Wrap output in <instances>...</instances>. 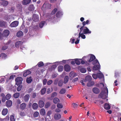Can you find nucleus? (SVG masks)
Masks as SVG:
<instances>
[{
	"label": "nucleus",
	"instance_id": "4",
	"mask_svg": "<svg viewBox=\"0 0 121 121\" xmlns=\"http://www.w3.org/2000/svg\"><path fill=\"white\" fill-rule=\"evenodd\" d=\"M83 33L84 34H88L91 33V31L89 30L86 27H84L83 29Z\"/></svg>",
	"mask_w": 121,
	"mask_h": 121
},
{
	"label": "nucleus",
	"instance_id": "6",
	"mask_svg": "<svg viewBox=\"0 0 121 121\" xmlns=\"http://www.w3.org/2000/svg\"><path fill=\"white\" fill-rule=\"evenodd\" d=\"M89 20H87L86 22L84 21L83 22H82L83 26L80 28V30H81L82 31V30H83L84 27L86 24H89Z\"/></svg>",
	"mask_w": 121,
	"mask_h": 121
},
{
	"label": "nucleus",
	"instance_id": "58",
	"mask_svg": "<svg viewBox=\"0 0 121 121\" xmlns=\"http://www.w3.org/2000/svg\"><path fill=\"white\" fill-rule=\"evenodd\" d=\"M119 76V73L118 72H116L115 73V78H117Z\"/></svg>",
	"mask_w": 121,
	"mask_h": 121
},
{
	"label": "nucleus",
	"instance_id": "3",
	"mask_svg": "<svg viewBox=\"0 0 121 121\" xmlns=\"http://www.w3.org/2000/svg\"><path fill=\"white\" fill-rule=\"evenodd\" d=\"M32 19L35 22L38 21L39 20V16L35 14H34L32 16Z\"/></svg>",
	"mask_w": 121,
	"mask_h": 121
},
{
	"label": "nucleus",
	"instance_id": "26",
	"mask_svg": "<svg viewBox=\"0 0 121 121\" xmlns=\"http://www.w3.org/2000/svg\"><path fill=\"white\" fill-rule=\"evenodd\" d=\"M8 4V1H3L1 2V4L4 7L6 6Z\"/></svg>",
	"mask_w": 121,
	"mask_h": 121
},
{
	"label": "nucleus",
	"instance_id": "46",
	"mask_svg": "<svg viewBox=\"0 0 121 121\" xmlns=\"http://www.w3.org/2000/svg\"><path fill=\"white\" fill-rule=\"evenodd\" d=\"M50 103L49 102H47L45 105V108H47L50 106Z\"/></svg>",
	"mask_w": 121,
	"mask_h": 121
},
{
	"label": "nucleus",
	"instance_id": "16",
	"mask_svg": "<svg viewBox=\"0 0 121 121\" xmlns=\"http://www.w3.org/2000/svg\"><path fill=\"white\" fill-rule=\"evenodd\" d=\"M30 97V95L29 94H27L26 95L24 98V100L26 102H28L29 100Z\"/></svg>",
	"mask_w": 121,
	"mask_h": 121
},
{
	"label": "nucleus",
	"instance_id": "37",
	"mask_svg": "<svg viewBox=\"0 0 121 121\" xmlns=\"http://www.w3.org/2000/svg\"><path fill=\"white\" fill-rule=\"evenodd\" d=\"M46 89L45 88H42L41 90V95H44L45 93Z\"/></svg>",
	"mask_w": 121,
	"mask_h": 121
},
{
	"label": "nucleus",
	"instance_id": "34",
	"mask_svg": "<svg viewBox=\"0 0 121 121\" xmlns=\"http://www.w3.org/2000/svg\"><path fill=\"white\" fill-rule=\"evenodd\" d=\"M64 68L63 66L59 65L58 67V70L59 72H61L63 70Z\"/></svg>",
	"mask_w": 121,
	"mask_h": 121
},
{
	"label": "nucleus",
	"instance_id": "62",
	"mask_svg": "<svg viewBox=\"0 0 121 121\" xmlns=\"http://www.w3.org/2000/svg\"><path fill=\"white\" fill-rule=\"evenodd\" d=\"M4 120L7 121H9V116H7L4 119Z\"/></svg>",
	"mask_w": 121,
	"mask_h": 121
},
{
	"label": "nucleus",
	"instance_id": "59",
	"mask_svg": "<svg viewBox=\"0 0 121 121\" xmlns=\"http://www.w3.org/2000/svg\"><path fill=\"white\" fill-rule=\"evenodd\" d=\"M6 99L5 96H4L2 97V102H5L6 101Z\"/></svg>",
	"mask_w": 121,
	"mask_h": 121
},
{
	"label": "nucleus",
	"instance_id": "50",
	"mask_svg": "<svg viewBox=\"0 0 121 121\" xmlns=\"http://www.w3.org/2000/svg\"><path fill=\"white\" fill-rule=\"evenodd\" d=\"M39 114V113L38 112H36L34 113L33 116L35 117H37L38 116Z\"/></svg>",
	"mask_w": 121,
	"mask_h": 121
},
{
	"label": "nucleus",
	"instance_id": "7",
	"mask_svg": "<svg viewBox=\"0 0 121 121\" xmlns=\"http://www.w3.org/2000/svg\"><path fill=\"white\" fill-rule=\"evenodd\" d=\"M55 120H58L61 118V115L59 113H55L54 116Z\"/></svg>",
	"mask_w": 121,
	"mask_h": 121
},
{
	"label": "nucleus",
	"instance_id": "11",
	"mask_svg": "<svg viewBox=\"0 0 121 121\" xmlns=\"http://www.w3.org/2000/svg\"><path fill=\"white\" fill-rule=\"evenodd\" d=\"M39 106V107L42 108L43 107L44 105V101L42 100H40L38 102Z\"/></svg>",
	"mask_w": 121,
	"mask_h": 121
},
{
	"label": "nucleus",
	"instance_id": "39",
	"mask_svg": "<svg viewBox=\"0 0 121 121\" xmlns=\"http://www.w3.org/2000/svg\"><path fill=\"white\" fill-rule=\"evenodd\" d=\"M45 23V21H42L40 22L39 24V26L40 28H42Z\"/></svg>",
	"mask_w": 121,
	"mask_h": 121
},
{
	"label": "nucleus",
	"instance_id": "25",
	"mask_svg": "<svg viewBox=\"0 0 121 121\" xmlns=\"http://www.w3.org/2000/svg\"><path fill=\"white\" fill-rule=\"evenodd\" d=\"M32 107L33 109L36 110L38 107V105L36 103H34L32 104Z\"/></svg>",
	"mask_w": 121,
	"mask_h": 121
},
{
	"label": "nucleus",
	"instance_id": "54",
	"mask_svg": "<svg viewBox=\"0 0 121 121\" xmlns=\"http://www.w3.org/2000/svg\"><path fill=\"white\" fill-rule=\"evenodd\" d=\"M57 95V93L56 92H54L52 93L51 95V97H53L55 96H56Z\"/></svg>",
	"mask_w": 121,
	"mask_h": 121
},
{
	"label": "nucleus",
	"instance_id": "63",
	"mask_svg": "<svg viewBox=\"0 0 121 121\" xmlns=\"http://www.w3.org/2000/svg\"><path fill=\"white\" fill-rule=\"evenodd\" d=\"M47 93L48 94H49L51 92V89L50 88H48L47 91Z\"/></svg>",
	"mask_w": 121,
	"mask_h": 121
},
{
	"label": "nucleus",
	"instance_id": "29",
	"mask_svg": "<svg viewBox=\"0 0 121 121\" xmlns=\"http://www.w3.org/2000/svg\"><path fill=\"white\" fill-rule=\"evenodd\" d=\"M83 30H82V31L81 30H80V32L79 33V36H80L81 38L83 39H84L86 38V36L83 33H81L82 31Z\"/></svg>",
	"mask_w": 121,
	"mask_h": 121
},
{
	"label": "nucleus",
	"instance_id": "22",
	"mask_svg": "<svg viewBox=\"0 0 121 121\" xmlns=\"http://www.w3.org/2000/svg\"><path fill=\"white\" fill-rule=\"evenodd\" d=\"M75 76V73L73 72H71L69 74V79L70 80H71Z\"/></svg>",
	"mask_w": 121,
	"mask_h": 121
},
{
	"label": "nucleus",
	"instance_id": "27",
	"mask_svg": "<svg viewBox=\"0 0 121 121\" xmlns=\"http://www.w3.org/2000/svg\"><path fill=\"white\" fill-rule=\"evenodd\" d=\"M26 106V105L25 103H23L20 105V108L21 110H23L25 108Z\"/></svg>",
	"mask_w": 121,
	"mask_h": 121
},
{
	"label": "nucleus",
	"instance_id": "30",
	"mask_svg": "<svg viewBox=\"0 0 121 121\" xmlns=\"http://www.w3.org/2000/svg\"><path fill=\"white\" fill-rule=\"evenodd\" d=\"M23 35V33L21 31H20L17 33L16 35L17 37H20L22 36Z\"/></svg>",
	"mask_w": 121,
	"mask_h": 121
},
{
	"label": "nucleus",
	"instance_id": "17",
	"mask_svg": "<svg viewBox=\"0 0 121 121\" xmlns=\"http://www.w3.org/2000/svg\"><path fill=\"white\" fill-rule=\"evenodd\" d=\"M31 72L29 70H27L24 73L23 76L24 77H26L27 75L31 73Z\"/></svg>",
	"mask_w": 121,
	"mask_h": 121
},
{
	"label": "nucleus",
	"instance_id": "52",
	"mask_svg": "<svg viewBox=\"0 0 121 121\" xmlns=\"http://www.w3.org/2000/svg\"><path fill=\"white\" fill-rule=\"evenodd\" d=\"M10 121H15V119L14 116L11 115L10 117Z\"/></svg>",
	"mask_w": 121,
	"mask_h": 121
},
{
	"label": "nucleus",
	"instance_id": "42",
	"mask_svg": "<svg viewBox=\"0 0 121 121\" xmlns=\"http://www.w3.org/2000/svg\"><path fill=\"white\" fill-rule=\"evenodd\" d=\"M63 84V80H60L58 82V86H62Z\"/></svg>",
	"mask_w": 121,
	"mask_h": 121
},
{
	"label": "nucleus",
	"instance_id": "44",
	"mask_svg": "<svg viewBox=\"0 0 121 121\" xmlns=\"http://www.w3.org/2000/svg\"><path fill=\"white\" fill-rule=\"evenodd\" d=\"M97 76L99 78H103L104 75L102 74L99 73H97Z\"/></svg>",
	"mask_w": 121,
	"mask_h": 121
},
{
	"label": "nucleus",
	"instance_id": "64",
	"mask_svg": "<svg viewBox=\"0 0 121 121\" xmlns=\"http://www.w3.org/2000/svg\"><path fill=\"white\" fill-rule=\"evenodd\" d=\"M17 7L18 9H20L22 8V6L21 4H17Z\"/></svg>",
	"mask_w": 121,
	"mask_h": 121
},
{
	"label": "nucleus",
	"instance_id": "5",
	"mask_svg": "<svg viewBox=\"0 0 121 121\" xmlns=\"http://www.w3.org/2000/svg\"><path fill=\"white\" fill-rule=\"evenodd\" d=\"M18 24V21H15L12 22L10 25V26L11 27H15L17 26Z\"/></svg>",
	"mask_w": 121,
	"mask_h": 121
},
{
	"label": "nucleus",
	"instance_id": "20",
	"mask_svg": "<svg viewBox=\"0 0 121 121\" xmlns=\"http://www.w3.org/2000/svg\"><path fill=\"white\" fill-rule=\"evenodd\" d=\"M39 112L41 115L44 116L46 113L45 110L43 108H42L41 109Z\"/></svg>",
	"mask_w": 121,
	"mask_h": 121
},
{
	"label": "nucleus",
	"instance_id": "56",
	"mask_svg": "<svg viewBox=\"0 0 121 121\" xmlns=\"http://www.w3.org/2000/svg\"><path fill=\"white\" fill-rule=\"evenodd\" d=\"M92 76L93 78L95 79H96L97 78V74L96 75L95 74H93Z\"/></svg>",
	"mask_w": 121,
	"mask_h": 121
},
{
	"label": "nucleus",
	"instance_id": "48",
	"mask_svg": "<svg viewBox=\"0 0 121 121\" xmlns=\"http://www.w3.org/2000/svg\"><path fill=\"white\" fill-rule=\"evenodd\" d=\"M80 70L81 72L83 73H85L86 71V69L84 68H81Z\"/></svg>",
	"mask_w": 121,
	"mask_h": 121
},
{
	"label": "nucleus",
	"instance_id": "24",
	"mask_svg": "<svg viewBox=\"0 0 121 121\" xmlns=\"http://www.w3.org/2000/svg\"><path fill=\"white\" fill-rule=\"evenodd\" d=\"M8 112V110L7 108H4L2 112V114L3 115H6Z\"/></svg>",
	"mask_w": 121,
	"mask_h": 121
},
{
	"label": "nucleus",
	"instance_id": "47",
	"mask_svg": "<svg viewBox=\"0 0 121 121\" xmlns=\"http://www.w3.org/2000/svg\"><path fill=\"white\" fill-rule=\"evenodd\" d=\"M57 10L56 8H55L53 9L51 13V14L52 15H54L55 13Z\"/></svg>",
	"mask_w": 121,
	"mask_h": 121
},
{
	"label": "nucleus",
	"instance_id": "2",
	"mask_svg": "<svg viewBox=\"0 0 121 121\" xmlns=\"http://www.w3.org/2000/svg\"><path fill=\"white\" fill-rule=\"evenodd\" d=\"M23 81V78L21 77H19L15 79V81L17 82V85H19L22 83V81Z\"/></svg>",
	"mask_w": 121,
	"mask_h": 121
},
{
	"label": "nucleus",
	"instance_id": "15",
	"mask_svg": "<svg viewBox=\"0 0 121 121\" xmlns=\"http://www.w3.org/2000/svg\"><path fill=\"white\" fill-rule=\"evenodd\" d=\"M63 15L62 12L60 11H58L56 14V16L57 17L60 18Z\"/></svg>",
	"mask_w": 121,
	"mask_h": 121
},
{
	"label": "nucleus",
	"instance_id": "32",
	"mask_svg": "<svg viewBox=\"0 0 121 121\" xmlns=\"http://www.w3.org/2000/svg\"><path fill=\"white\" fill-rule=\"evenodd\" d=\"M29 10L30 11H33L35 9V7L33 4H31L30 5L29 8Z\"/></svg>",
	"mask_w": 121,
	"mask_h": 121
},
{
	"label": "nucleus",
	"instance_id": "49",
	"mask_svg": "<svg viewBox=\"0 0 121 121\" xmlns=\"http://www.w3.org/2000/svg\"><path fill=\"white\" fill-rule=\"evenodd\" d=\"M5 97L7 100H9L11 97V95L9 94H8L6 95Z\"/></svg>",
	"mask_w": 121,
	"mask_h": 121
},
{
	"label": "nucleus",
	"instance_id": "31",
	"mask_svg": "<svg viewBox=\"0 0 121 121\" xmlns=\"http://www.w3.org/2000/svg\"><path fill=\"white\" fill-rule=\"evenodd\" d=\"M69 79V78L68 76H66L64 80V84H66L68 82Z\"/></svg>",
	"mask_w": 121,
	"mask_h": 121
},
{
	"label": "nucleus",
	"instance_id": "23",
	"mask_svg": "<svg viewBox=\"0 0 121 121\" xmlns=\"http://www.w3.org/2000/svg\"><path fill=\"white\" fill-rule=\"evenodd\" d=\"M31 0H23L22 1L23 4L26 5L29 4L31 2Z\"/></svg>",
	"mask_w": 121,
	"mask_h": 121
},
{
	"label": "nucleus",
	"instance_id": "40",
	"mask_svg": "<svg viewBox=\"0 0 121 121\" xmlns=\"http://www.w3.org/2000/svg\"><path fill=\"white\" fill-rule=\"evenodd\" d=\"M5 23L3 21H0V27H3L5 26Z\"/></svg>",
	"mask_w": 121,
	"mask_h": 121
},
{
	"label": "nucleus",
	"instance_id": "61",
	"mask_svg": "<svg viewBox=\"0 0 121 121\" xmlns=\"http://www.w3.org/2000/svg\"><path fill=\"white\" fill-rule=\"evenodd\" d=\"M47 81V80L46 79H44L43 81V85H45L46 84Z\"/></svg>",
	"mask_w": 121,
	"mask_h": 121
},
{
	"label": "nucleus",
	"instance_id": "45",
	"mask_svg": "<svg viewBox=\"0 0 121 121\" xmlns=\"http://www.w3.org/2000/svg\"><path fill=\"white\" fill-rule=\"evenodd\" d=\"M37 65L38 67H41L43 66L44 65L43 62L40 61L38 63Z\"/></svg>",
	"mask_w": 121,
	"mask_h": 121
},
{
	"label": "nucleus",
	"instance_id": "10",
	"mask_svg": "<svg viewBox=\"0 0 121 121\" xmlns=\"http://www.w3.org/2000/svg\"><path fill=\"white\" fill-rule=\"evenodd\" d=\"M12 104V102L11 100H8L7 101L6 103V106L8 107H11Z\"/></svg>",
	"mask_w": 121,
	"mask_h": 121
},
{
	"label": "nucleus",
	"instance_id": "28",
	"mask_svg": "<svg viewBox=\"0 0 121 121\" xmlns=\"http://www.w3.org/2000/svg\"><path fill=\"white\" fill-rule=\"evenodd\" d=\"M100 68L99 66L98 65H95L93 67V70H98Z\"/></svg>",
	"mask_w": 121,
	"mask_h": 121
},
{
	"label": "nucleus",
	"instance_id": "60",
	"mask_svg": "<svg viewBox=\"0 0 121 121\" xmlns=\"http://www.w3.org/2000/svg\"><path fill=\"white\" fill-rule=\"evenodd\" d=\"M52 81L51 80H50L48 81L47 82V83L48 85H50L52 82Z\"/></svg>",
	"mask_w": 121,
	"mask_h": 121
},
{
	"label": "nucleus",
	"instance_id": "12",
	"mask_svg": "<svg viewBox=\"0 0 121 121\" xmlns=\"http://www.w3.org/2000/svg\"><path fill=\"white\" fill-rule=\"evenodd\" d=\"M51 6V5L48 3H44L42 6V7L45 8L46 9H48L50 8Z\"/></svg>",
	"mask_w": 121,
	"mask_h": 121
},
{
	"label": "nucleus",
	"instance_id": "1",
	"mask_svg": "<svg viewBox=\"0 0 121 121\" xmlns=\"http://www.w3.org/2000/svg\"><path fill=\"white\" fill-rule=\"evenodd\" d=\"M108 90L107 87L105 88L102 91L99 95V98L105 99L108 97Z\"/></svg>",
	"mask_w": 121,
	"mask_h": 121
},
{
	"label": "nucleus",
	"instance_id": "8",
	"mask_svg": "<svg viewBox=\"0 0 121 121\" xmlns=\"http://www.w3.org/2000/svg\"><path fill=\"white\" fill-rule=\"evenodd\" d=\"M93 92L95 94H98L100 92V90L99 89L96 87L94 88L92 90Z\"/></svg>",
	"mask_w": 121,
	"mask_h": 121
},
{
	"label": "nucleus",
	"instance_id": "9",
	"mask_svg": "<svg viewBox=\"0 0 121 121\" xmlns=\"http://www.w3.org/2000/svg\"><path fill=\"white\" fill-rule=\"evenodd\" d=\"M92 79L91 77L89 75H87L85 77V79L84 81V82H88L91 81Z\"/></svg>",
	"mask_w": 121,
	"mask_h": 121
},
{
	"label": "nucleus",
	"instance_id": "53",
	"mask_svg": "<svg viewBox=\"0 0 121 121\" xmlns=\"http://www.w3.org/2000/svg\"><path fill=\"white\" fill-rule=\"evenodd\" d=\"M57 106L58 108H62L63 106L60 103H58L57 104Z\"/></svg>",
	"mask_w": 121,
	"mask_h": 121
},
{
	"label": "nucleus",
	"instance_id": "13",
	"mask_svg": "<svg viewBox=\"0 0 121 121\" xmlns=\"http://www.w3.org/2000/svg\"><path fill=\"white\" fill-rule=\"evenodd\" d=\"M70 67L68 65H65L64 66V69L66 72H69L70 70Z\"/></svg>",
	"mask_w": 121,
	"mask_h": 121
},
{
	"label": "nucleus",
	"instance_id": "36",
	"mask_svg": "<svg viewBox=\"0 0 121 121\" xmlns=\"http://www.w3.org/2000/svg\"><path fill=\"white\" fill-rule=\"evenodd\" d=\"M53 101L55 104H56L59 102L60 100L57 97H55L53 100Z\"/></svg>",
	"mask_w": 121,
	"mask_h": 121
},
{
	"label": "nucleus",
	"instance_id": "21",
	"mask_svg": "<svg viewBox=\"0 0 121 121\" xmlns=\"http://www.w3.org/2000/svg\"><path fill=\"white\" fill-rule=\"evenodd\" d=\"M23 43V42L21 41H17L15 43V47L17 48L19 46L22 45Z\"/></svg>",
	"mask_w": 121,
	"mask_h": 121
},
{
	"label": "nucleus",
	"instance_id": "51",
	"mask_svg": "<svg viewBox=\"0 0 121 121\" xmlns=\"http://www.w3.org/2000/svg\"><path fill=\"white\" fill-rule=\"evenodd\" d=\"M92 62V64L93 65H95L97 63H98L99 64V63L98 62V60L96 59L95 60L93 61Z\"/></svg>",
	"mask_w": 121,
	"mask_h": 121
},
{
	"label": "nucleus",
	"instance_id": "57",
	"mask_svg": "<svg viewBox=\"0 0 121 121\" xmlns=\"http://www.w3.org/2000/svg\"><path fill=\"white\" fill-rule=\"evenodd\" d=\"M52 114V112L51 110L48 111L47 113V115L49 117H50V115Z\"/></svg>",
	"mask_w": 121,
	"mask_h": 121
},
{
	"label": "nucleus",
	"instance_id": "35",
	"mask_svg": "<svg viewBox=\"0 0 121 121\" xmlns=\"http://www.w3.org/2000/svg\"><path fill=\"white\" fill-rule=\"evenodd\" d=\"M32 81V79H31V77L27 78L26 80V82L28 83H30Z\"/></svg>",
	"mask_w": 121,
	"mask_h": 121
},
{
	"label": "nucleus",
	"instance_id": "14",
	"mask_svg": "<svg viewBox=\"0 0 121 121\" xmlns=\"http://www.w3.org/2000/svg\"><path fill=\"white\" fill-rule=\"evenodd\" d=\"M9 34V31L8 30H5L3 33V36L7 37L8 36Z\"/></svg>",
	"mask_w": 121,
	"mask_h": 121
},
{
	"label": "nucleus",
	"instance_id": "19",
	"mask_svg": "<svg viewBox=\"0 0 121 121\" xmlns=\"http://www.w3.org/2000/svg\"><path fill=\"white\" fill-rule=\"evenodd\" d=\"M104 108L106 110H108L110 109V105L106 103L104 105Z\"/></svg>",
	"mask_w": 121,
	"mask_h": 121
},
{
	"label": "nucleus",
	"instance_id": "38",
	"mask_svg": "<svg viewBox=\"0 0 121 121\" xmlns=\"http://www.w3.org/2000/svg\"><path fill=\"white\" fill-rule=\"evenodd\" d=\"M75 63L77 65H79L80 64V62L79 60H81V59H74Z\"/></svg>",
	"mask_w": 121,
	"mask_h": 121
},
{
	"label": "nucleus",
	"instance_id": "55",
	"mask_svg": "<svg viewBox=\"0 0 121 121\" xmlns=\"http://www.w3.org/2000/svg\"><path fill=\"white\" fill-rule=\"evenodd\" d=\"M20 115L21 116H24L26 115L25 113L24 112H21L20 113Z\"/></svg>",
	"mask_w": 121,
	"mask_h": 121
},
{
	"label": "nucleus",
	"instance_id": "43",
	"mask_svg": "<svg viewBox=\"0 0 121 121\" xmlns=\"http://www.w3.org/2000/svg\"><path fill=\"white\" fill-rule=\"evenodd\" d=\"M20 95V93H17L14 94L13 95L14 97L15 98H18Z\"/></svg>",
	"mask_w": 121,
	"mask_h": 121
},
{
	"label": "nucleus",
	"instance_id": "41",
	"mask_svg": "<svg viewBox=\"0 0 121 121\" xmlns=\"http://www.w3.org/2000/svg\"><path fill=\"white\" fill-rule=\"evenodd\" d=\"M66 91L65 89L64 88H62L60 90L59 93L61 94H63L65 93Z\"/></svg>",
	"mask_w": 121,
	"mask_h": 121
},
{
	"label": "nucleus",
	"instance_id": "33",
	"mask_svg": "<svg viewBox=\"0 0 121 121\" xmlns=\"http://www.w3.org/2000/svg\"><path fill=\"white\" fill-rule=\"evenodd\" d=\"M94 82L93 81H91L89 82L87 84V86H91L94 85Z\"/></svg>",
	"mask_w": 121,
	"mask_h": 121
},
{
	"label": "nucleus",
	"instance_id": "18",
	"mask_svg": "<svg viewBox=\"0 0 121 121\" xmlns=\"http://www.w3.org/2000/svg\"><path fill=\"white\" fill-rule=\"evenodd\" d=\"M95 56L94 55L92 54L90 57V59L88 61L89 62H91L95 59Z\"/></svg>",
	"mask_w": 121,
	"mask_h": 121
}]
</instances>
